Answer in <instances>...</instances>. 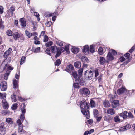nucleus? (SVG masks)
<instances>
[{
    "mask_svg": "<svg viewBox=\"0 0 135 135\" xmlns=\"http://www.w3.org/2000/svg\"><path fill=\"white\" fill-rule=\"evenodd\" d=\"M80 107L81 112L84 115L85 114L86 118L88 119L89 118V112L88 110L89 107L86 100H83L81 101Z\"/></svg>",
    "mask_w": 135,
    "mask_h": 135,
    "instance_id": "nucleus-1",
    "label": "nucleus"
},
{
    "mask_svg": "<svg viewBox=\"0 0 135 135\" xmlns=\"http://www.w3.org/2000/svg\"><path fill=\"white\" fill-rule=\"evenodd\" d=\"M94 74V72L91 70H87L85 71L84 74V76L86 77V78L89 80H90L93 78Z\"/></svg>",
    "mask_w": 135,
    "mask_h": 135,
    "instance_id": "nucleus-2",
    "label": "nucleus"
},
{
    "mask_svg": "<svg viewBox=\"0 0 135 135\" xmlns=\"http://www.w3.org/2000/svg\"><path fill=\"white\" fill-rule=\"evenodd\" d=\"M51 52L53 53H56L55 57L57 58L60 55V53L59 50V48L56 46H51Z\"/></svg>",
    "mask_w": 135,
    "mask_h": 135,
    "instance_id": "nucleus-3",
    "label": "nucleus"
},
{
    "mask_svg": "<svg viewBox=\"0 0 135 135\" xmlns=\"http://www.w3.org/2000/svg\"><path fill=\"white\" fill-rule=\"evenodd\" d=\"M0 86L1 89L2 91H5L7 88L6 82L5 81L2 82L0 84Z\"/></svg>",
    "mask_w": 135,
    "mask_h": 135,
    "instance_id": "nucleus-4",
    "label": "nucleus"
},
{
    "mask_svg": "<svg viewBox=\"0 0 135 135\" xmlns=\"http://www.w3.org/2000/svg\"><path fill=\"white\" fill-rule=\"evenodd\" d=\"M5 128L4 123H1L0 124V133L1 135H4L5 133Z\"/></svg>",
    "mask_w": 135,
    "mask_h": 135,
    "instance_id": "nucleus-5",
    "label": "nucleus"
},
{
    "mask_svg": "<svg viewBox=\"0 0 135 135\" xmlns=\"http://www.w3.org/2000/svg\"><path fill=\"white\" fill-rule=\"evenodd\" d=\"M81 92L83 94L87 96L88 95L90 94V91L88 89L85 88H83L81 89Z\"/></svg>",
    "mask_w": 135,
    "mask_h": 135,
    "instance_id": "nucleus-6",
    "label": "nucleus"
},
{
    "mask_svg": "<svg viewBox=\"0 0 135 135\" xmlns=\"http://www.w3.org/2000/svg\"><path fill=\"white\" fill-rule=\"evenodd\" d=\"M72 75L73 77L74 78L75 81L77 82L79 80V76L78 75L77 72L76 71H74L72 72Z\"/></svg>",
    "mask_w": 135,
    "mask_h": 135,
    "instance_id": "nucleus-7",
    "label": "nucleus"
},
{
    "mask_svg": "<svg viewBox=\"0 0 135 135\" xmlns=\"http://www.w3.org/2000/svg\"><path fill=\"white\" fill-rule=\"evenodd\" d=\"M2 106L4 109H8L9 107V104L5 99H3L2 101Z\"/></svg>",
    "mask_w": 135,
    "mask_h": 135,
    "instance_id": "nucleus-8",
    "label": "nucleus"
},
{
    "mask_svg": "<svg viewBox=\"0 0 135 135\" xmlns=\"http://www.w3.org/2000/svg\"><path fill=\"white\" fill-rule=\"evenodd\" d=\"M83 52L85 55L89 54V48L88 45H86L83 47L82 50Z\"/></svg>",
    "mask_w": 135,
    "mask_h": 135,
    "instance_id": "nucleus-9",
    "label": "nucleus"
},
{
    "mask_svg": "<svg viewBox=\"0 0 135 135\" xmlns=\"http://www.w3.org/2000/svg\"><path fill=\"white\" fill-rule=\"evenodd\" d=\"M112 106L113 107L115 108L118 106L119 105V101L118 100H116L113 101L112 100Z\"/></svg>",
    "mask_w": 135,
    "mask_h": 135,
    "instance_id": "nucleus-10",
    "label": "nucleus"
},
{
    "mask_svg": "<svg viewBox=\"0 0 135 135\" xmlns=\"http://www.w3.org/2000/svg\"><path fill=\"white\" fill-rule=\"evenodd\" d=\"M126 90L125 88L122 87L117 90V93L118 94L120 95L124 93Z\"/></svg>",
    "mask_w": 135,
    "mask_h": 135,
    "instance_id": "nucleus-11",
    "label": "nucleus"
},
{
    "mask_svg": "<svg viewBox=\"0 0 135 135\" xmlns=\"http://www.w3.org/2000/svg\"><path fill=\"white\" fill-rule=\"evenodd\" d=\"M114 58V56L112 53L110 52H108L107 56V60L109 61H111L113 60Z\"/></svg>",
    "mask_w": 135,
    "mask_h": 135,
    "instance_id": "nucleus-12",
    "label": "nucleus"
},
{
    "mask_svg": "<svg viewBox=\"0 0 135 135\" xmlns=\"http://www.w3.org/2000/svg\"><path fill=\"white\" fill-rule=\"evenodd\" d=\"M18 80L13 79V88L16 89L18 86Z\"/></svg>",
    "mask_w": 135,
    "mask_h": 135,
    "instance_id": "nucleus-13",
    "label": "nucleus"
},
{
    "mask_svg": "<svg viewBox=\"0 0 135 135\" xmlns=\"http://www.w3.org/2000/svg\"><path fill=\"white\" fill-rule=\"evenodd\" d=\"M20 22L21 23V25L22 27H24L26 26V22L25 20L23 18L20 19Z\"/></svg>",
    "mask_w": 135,
    "mask_h": 135,
    "instance_id": "nucleus-14",
    "label": "nucleus"
},
{
    "mask_svg": "<svg viewBox=\"0 0 135 135\" xmlns=\"http://www.w3.org/2000/svg\"><path fill=\"white\" fill-rule=\"evenodd\" d=\"M99 63L100 65H103L106 62V60L103 57H100Z\"/></svg>",
    "mask_w": 135,
    "mask_h": 135,
    "instance_id": "nucleus-15",
    "label": "nucleus"
},
{
    "mask_svg": "<svg viewBox=\"0 0 135 135\" xmlns=\"http://www.w3.org/2000/svg\"><path fill=\"white\" fill-rule=\"evenodd\" d=\"M18 132L20 134L25 133L26 132L23 130V126H20L18 127Z\"/></svg>",
    "mask_w": 135,
    "mask_h": 135,
    "instance_id": "nucleus-16",
    "label": "nucleus"
},
{
    "mask_svg": "<svg viewBox=\"0 0 135 135\" xmlns=\"http://www.w3.org/2000/svg\"><path fill=\"white\" fill-rule=\"evenodd\" d=\"M12 50V49L11 48H9L8 50L6 51L4 53V57H6L8 56Z\"/></svg>",
    "mask_w": 135,
    "mask_h": 135,
    "instance_id": "nucleus-17",
    "label": "nucleus"
},
{
    "mask_svg": "<svg viewBox=\"0 0 135 135\" xmlns=\"http://www.w3.org/2000/svg\"><path fill=\"white\" fill-rule=\"evenodd\" d=\"M127 111H125L119 114V116L122 117L123 119H125L127 117Z\"/></svg>",
    "mask_w": 135,
    "mask_h": 135,
    "instance_id": "nucleus-18",
    "label": "nucleus"
},
{
    "mask_svg": "<svg viewBox=\"0 0 135 135\" xmlns=\"http://www.w3.org/2000/svg\"><path fill=\"white\" fill-rule=\"evenodd\" d=\"M107 113L110 115H113L115 113V112L114 110L112 108L109 109L107 111Z\"/></svg>",
    "mask_w": 135,
    "mask_h": 135,
    "instance_id": "nucleus-19",
    "label": "nucleus"
},
{
    "mask_svg": "<svg viewBox=\"0 0 135 135\" xmlns=\"http://www.w3.org/2000/svg\"><path fill=\"white\" fill-rule=\"evenodd\" d=\"M80 57L82 62H88V59L85 56H80Z\"/></svg>",
    "mask_w": 135,
    "mask_h": 135,
    "instance_id": "nucleus-20",
    "label": "nucleus"
},
{
    "mask_svg": "<svg viewBox=\"0 0 135 135\" xmlns=\"http://www.w3.org/2000/svg\"><path fill=\"white\" fill-rule=\"evenodd\" d=\"M74 66L75 68H78L81 67V63L80 61H77L74 63Z\"/></svg>",
    "mask_w": 135,
    "mask_h": 135,
    "instance_id": "nucleus-21",
    "label": "nucleus"
},
{
    "mask_svg": "<svg viewBox=\"0 0 135 135\" xmlns=\"http://www.w3.org/2000/svg\"><path fill=\"white\" fill-rule=\"evenodd\" d=\"M79 49L78 48H72L71 49V50L73 53L74 54L78 53L79 51Z\"/></svg>",
    "mask_w": 135,
    "mask_h": 135,
    "instance_id": "nucleus-22",
    "label": "nucleus"
},
{
    "mask_svg": "<svg viewBox=\"0 0 135 135\" xmlns=\"http://www.w3.org/2000/svg\"><path fill=\"white\" fill-rule=\"evenodd\" d=\"M13 36L15 39H17L20 37V35L17 32H15L13 34Z\"/></svg>",
    "mask_w": 135,
    "mask_h": 135,
    "instance_id": "nucleus-23",
    "label": "nucleus"
},
{
    "mask_svg": "<svg viewBox=\"0 0 135 135\" xmlns=\"http://www.w3.org/2000/svg\"><path fill=\"white\" fill-rule=\"evenodd\" d=\"M103 104L104 107L105 108L107 107L110 106V104L109 102L106 100L104 101Z\"/></svg>",
    "mask_w": 135,
    "mask_h": 135,
    "instance_id": "nucleus-24",
    "label": "nucleus"
},
{
    "mask_svg": "<svg viewBox=\"0 0 135 135\" xmlns=\"http://www.w3.org/2000/svg\"><path fill=\"white\" fill-rule=\"evenodd\" d=\"M16 97V95L14 94L11 95V100L12 102H16L17 100Z\"/></svg>",
    "mask_w": 135,
    "mask_h": 135,
    "instance_id": "nucleus-25",
    "label": "nucleus"
},
{
    "mask_svg": "<svg viewBox=\"0 0 135 135\" xmlns=\"http://www.w3.org/2000/svg\"><path fill=\"white\" fill-rule=\"evenodd\" d=\"M6 94L5 93H0V97L1 98H2L3 99H5L6 98Z\"/></svg>",
    "mask_w": 135,
    "mask_h": 135,
    "instance_id": "nucleus-26",
    "label": "nucleus"
},
{
    "mask_svg": "<svg viewBox=\"0 0 135 135\" xmlns=\"http://www.w3.org/2000/svg\"><path fill=\"white\" fill-rule=\"evenodd\" d=\"M6 122L9 124H12L13 121L12 119L11 118H7L6 119Z\"/></svg>",
    "mask_w": 135,
    "mask_h": 135,
    "instance_id": "nucleus-27",
    "label": "nucleus"
},
{
    "mask_svg": "<svg viewBox=\"0 0 135 135\" xmlns=\"http://www.w3.org/2000/svg\"><path fill=\"white\" fill-rule=\"evenodd\" d=\"M104 120L106 121L110 120L112 118L110 115L105 116L104 117Z\"/></svg>",
    "mask_w": 135,
    "mask_h": 135,
    "instance_id": "nucleus-28",
    "label": "nucleus"
},
{
    "mask_svg": "<svg viewBox=\"0 0 135 135\" xmlns=\"http://www.w3.org/2000/svg\"><path fill=\"white\" fill-rule=\"evenodd\" d=\"M90 106L91 107H95V101L92 99H90Z\"/></svg>",
    "mask_w": 135,
    "mask_h": 135,
    "instance_id": "nucleus-29",
    "label": "nucleus"
},
{
    "mask_svg": "<svg viewBox=\"0 0 135 135\" xmlns=\"http://www.w3.org/2000/svg\"><path fill=\"white\" fill-rule=\"evenodd\" d=\"M89 51L91 53H94V52L95 49L94 46L93 45H90V46Z\"/></svg>",
    "mask_w": 135,
    "mask_h": 135,
    "instance_id": "nucleus-30",
    "label": "nucleus"
},
{
    "mask_svg": "<svg viewBox=\"0 0 135 135\" xmlns=\"http://www.w3.org/2000/svg\"><path fill=\"white\" fill-rule=\"evenodd\" d=\"M10 71H7L6 73L4 74V78L5 79L7 80L8 79V76L10 74Z\"/></svg>",
    "mask_w": 135,
    "mask_h": 135,
    "instance_id": "nucleus-31",
    "label": "nucleus"
},
{
    "mask_svg": "<svg viewBox=\"0 0 135 135\" xmlns=\"http://www.w3.org/2000/svg\"><path fill=\"white\" fill-rule=\"evenodd\" d=\"M26 60V57L25 56H22L20 60V64L22 65L25 62Z\"/></svg>",
    "mask_w": 135,
    "mask_h": 135,
    "instance_id": "nucleus-32",
    "label": "nucleus"
},
{
    "mask_svg": "<svg viewBox=\"0 0 135 135\" xmlns=\"http://www.w3.org/2000/svg\"><path fill=\"white\" fill-rule=\"evenodd\" d=\"M18 104L17 103H15L13 104L11 107L12 109L14 110L16 109L17 108Z\"/></svg>",
    "mask_w": 135,
    "mask_h": 135,
    "instance_id": "nucleus-33",
    "label": "nucleus"
},
{
    "mask_svg": "<svg viewBox=\"0 0 135 135\" xmlns=\"http://www.w3.org/2000/svg\"><path fill=\"white\" fill-rule=\"evenodd\" d=\"M94 115V117H97L98 116V112L97 109H94L93 111Z\"/></svg>",
    "mask_w": 135,
    "mask_h": 135,
    "instance_id": "nucleus-34",
    "label": "nucleus"
},
{
    "mask_svg": "<svg viewBox=\"0 0 135 135\" xmlns=\"http://www.w3.org/2000/svg\"><path fill=\"white\" fill-rule=\"evenodd\" d=\"M5 69L7 68L8 70L11 71L13 69V68H11L10 66H9V65L7 64H5V66L4 67Z\"/></svg>",
    "mask_w": 135,
    "mask_h": 135,
    "instance_id": "nucleus-35",
    "label": "nucleus"
},
{
    "mask_svg": "<svg viewBox=\"0 0 135 135\" xmlns=\"http://www.w3.org/2000/svg\"><path fill=\"white\" fill-rule=\"evenodd\" d=\"M61 61L60 59H58L56 60L55 62V66H58L61 64Z\"/></svg>",
    "mask_w": 135,
    "mask_h": 135,
    "instance_id": "nucleus-36",
    "label": "nucleus"
},
{
    "mask_svg": "<svg viewBox=\"0 0 135 135\" xmlns=\"http://www.w3.org/2000/svg\"><path fill=\"white\" fill-rule=\"evenodd\" d=\"M83 71V68H81L78 71L79 76V77H80L82 76V73Z\"/></svg>",
    "mask_w": 135,
    "mask_h": 135,
    "instance_id": "nucleus-37",
    "label": "nucleus"
},
{
    "mask_svg": "<svg viewBox=\"0 0 135 135\" xmlns=\"http://www.w3.org/2000/svg\"><path fill=\"white\" fill-rule=\"evenodd\" d=\"M4 64L3 62L2 63L1 65L0 66V72H2L5 69L4 67H3V66H4Z\"/></svg>",
    "mask_w": 135,
    "mask_h": 135,
    "instance_id": "nucleus-38",
    "label": "nucleus"
},
{
    "mask_svg": "<svg viewBox=\"0 0 135 135\" xmlns=\"http://www.w3.org/2000/svg\"><path fill=\"white\" fill-rule=\"evenodd\" d=\"M34 16H35L37 19V21H39L40 20V18H39V14L38 13L36 12H34Z\"/></svg>",
    "mask_w": 135,
    "mask_h": 135,
    "instance_id": "nucleus-39",
    "label": "nucleus"
},
{
    "mask_svg": "<svg viewBox=\"0 0 135 135\" xmlns=\"http://www.w3.org/2000/svg\"><path fill=\"white\" fill-rule=\"evenodd\" d=\"M9 10V11H10L11 12H12L11 13V15H13V12L15 10V7H14L12 6L10 8Z\"/></svg>",
    "mask_w": 135,
    "mask_h": 135,
    "instance_id": "nucleus-40",
    "label": "nucleus"
},
{
    "mask_svg": "<svg viewBox=\"0 0 135 135\" xmlns=\"http://www.w3.org/2000/svg\"><path fill=\"white\" fill-rule=\"evenodd\" d=\"M26 35L29 38L32 36L33 34L32 33H30L28 31L26 30L25 31Z\"/></svg>",
    "mask_w": 135,
    "mask_h": 135,
    "instance_id": "nucleus-41",
    "label": "nucleus"
},
{
    "mask_svg": "<svg viewBox=\"0 0 135 135\" xmlns=\"http://www.w3.org/2000/svg\"><path fill=\"white\" fill-rule=\"evenodd\" d=\"M52 44V42L51 41H49L48 42L45 44V46L47 47H49L51 46Z\"/></svg>",
    "mask_w": 135,
    "mask_h": 135,
    "instance_id": "nucleus-42",
    "label": "nucleus"
},
{
    "mask_svg": "<svg viewBox=\"0 0 135 135\" xmlns=\"http://www.w3.org/2000/svg\"><path fill=\"white\" fill-rule=\"evenodd\" d=\"M98 52L99 54L101 55L103 54V48L101 47H99L98 50Z\"/></svg>",
    "mask_w": 135,
    "mask_h": 135,
    "instance_id": "nucleus-43",
    "label": "nucleus"
},
{
    "mask_svg": "<svg viewBox=\"0 0 135 135\" xmlns=\"http://www.w3.org/2000/svg\"><path fill=\"white\" fill-rule=\"evenodd\" d=\"M6 33L7 35L9 36H11L12 35V33L11 31L10 30H9L7 31Z\"/></svg>",
    "mask_w": 135,
    "mask_h": 135,
    "instance_id": "nucleus-44",
    "label": "nucleus"
},
{
    "mask_svg": "<svg viewBox=\"0 0 135 135\" xmlns=\"http://www.w3.org/2000/svg\"><path fill=\"white\" fill-rule=\"evenodd\" d=\"M22 122L20 120V119H18L17 120L16 122L17 124L19 126H22Z\"/></svg>",
    "mask_w": 135,
    "mask_h": 135,
    "instance_id": "nucleus-45",
    "label": "nucleus"
},
{
    "mask_svg": "<svg viewBox=\"0 0 135 135\" xmlns=\"http://www.w3.org/2000/svg\"><path fill=\"white\" fill-rule=\"evenodd\" d=\"M51 50V48H48L46 49L45 52L49 55H50L51 54L50 53V52Z\"/></svg>",
    "mask_w": 135,
    "mask_h": 135,
    "instance_id": "nucleus-46",
    "label": "nucleus"
},
{
    "mask_svg": "<svg viewBox=\"0 0 135 135\" xmlns=\"http://www.w3.org/2000/svg\"><path fill=\"white\" fill-rule=\"evenodd\" d=\"M73 87L75 88H79V86L78 83H75L73 85Z\"/></svg>",
    "mask_w": 135,
    "mask_h": 135,
    "instance_id": "nucleus-47",
    "label": "nucleus"
},
{
    "mask_svg": "<svg viewBox=\"0 0 135 135\" xmlns=\"http://www.w3.org/2000/svg\"><path fill=\"white\" fill-rule=\"evenodd\" d=\"M135 49V44L134 46L129 50V52L130 53H132Z\"/></svg>",
    "mask_w": 135,
    "mask_h": 135,
    "instance_id": "nucleus-48",
    "label": "nucleus"
},
{
    "mask_svg": "<svg viewBox=\"0 0 135 135\" xmlns=\"http://www.w3.org/2000/svg\"><path fill=\"white\" fill-rule=\"evenodd\" d=\"M127 117L129 118H134V117L132 114L131 112H129L128 114Z\"/></svg>",
    "mask_w": 135,
    "mask_h": 135,
    "instance_id": "nucleus-49",
    "label": "nucleus"
},
{
    "mask_svg": "<svg viewBox=\"0 0 135 135\" xmlns=\"http://www.w3.org/2000/svg\"><path fill=\"white\" fill-rule=\"evenodd\" d=\"M48 40V37L46 35H45L44 37L43 41L44 42H46Z\"/></svg>",
    "mask_w": 135,
    "mask_h": 135,
    "instance_id": "nucleus-50",
    "label": "nucleus"
},
{
    "mask_svg": "<svg viewBox=\"0 0 135 135\" xmlns=\"http://www.w3.org/2000/svg\"><path fill=\"white\" fill-rule=\"evenodd\" d=\"M117 96V94L115 93L114 95H110V97L111 100H113L115 98H116Z\"/></svg>",
    "mask_w": 135,
    "mask_h": 135,
    "instance_id": "nucleus-51",
    "label": "nucleus"
},
{
    "mask_svg": "<svg viewBox=\"0 0 135 135\" xmlns=\"http://www.w3.org/2000/svg\"><path fill=\"white\" fill-rule=\"evenodd\" d=\"M20 119L22 122L23 121V120L25 119V118L24 114H21Z\"/></svg>",
    "mask_w": 135,
    "mask_h": 135,
    "instance_id": "nucleus-52",
    "label": "nucleus"
},
{
    "mask_svg": "<svg viewBox=\"0 0 135 135\" xmlns=\"http://www.w3.org/2000/svg\"><path fill=\"white\" fill-rule=\"evenodd\" d=\"M94 73H95V77L96 78L99 75V72L98 70H95L94 71Z\"/></svg>",
    "mask_w": 135,
    "mask_h": 135,
    "instance_id": "nucleus-53",
    "label": "nucleus"
},
{
    "mask_svg": "<svg viewBox=\"0 0 135 135\" xmlns=\"http://www.w3.org/2000/svg\"><path fill=\"white\" fill-rule=\"evenodd\" d=\"M69 69L70 70L72 71L74 70V68L73 65L71 64H70L68 66Z\"/></svg>",
    "mask_w": 135,
    "mask_h": 135,
    "instance_id": "nucleus-54",
    "label": "nucleus"
},
{
    "mask_svg": "<svg viewBox=\"0 0 135 135\" xmlns=\"http://www.w3.org/2000/svg\"><path fill=\"white\" fill-rule=\"evenodd\" d=\"M130 55V54L128 53H126V54H125L124 56L126 57V58L127 59H129V57Z\"/></svg>",
    "mask_w": 135,
    "mask_h": 135,
    "instance_id": "nucleus-55",
    "label": "nucleus"
},
{
    "mask_svg": "<svg viewBox=\"0 0 135 135\" xmlns=\"http://www.w3.org/2000/svg\"><path fill=\"white\" fill-rule=\"evenodd\" d=\"M78 82H79V83L81 85H84L85 83L83 79H81L80 80L79 79V81Z\"/></svg>",
    "mask_w": 135,
    "mask_h": 135,
    "instance_id": "nucleus-56",
    "label": "nucleus"
},
{
    "mask_svg": "<svg viewBox=\"0 0 135 135\" xmlns=\"http://www.w3.org/2000/svg\"><path fill=\"white\" fill-rule=\"evenodd\" d=\"M131 60V59H128V60H126V61L124 62L123 65H127L128 63Z\"/></svg>",
    "mask_w": 135,
    "mask_h": 135,
    "instance_id": "nucleus-57",
    "label": "nucleus"
},
{
    "mask_svg": "<svg viewBox=\"0 0 135 135\" xmlns=\"http://www.w3.org/2000/svg\"><path fill=\"white\" fill-rule=\"evenodd\" d=\"M114 119L115 122H117L120 121V119L119 118V116H117L114 117Z\"/></svg>",
    "mask_w": 135,
    "mask_h": 135,
    "instance_id": "nucleus-58",
    "label": "nucleus"
},
{
    "mask_svg": "<svg viewBox=\"0 0 135 135\" xmlns=\"http://www.w3.org/2000/svg\"><path fill=\"white\" fill-rule=\"evenodd\" d=\"M59 50L61 54V52H63L65 51V49L64 47H61L60 48H59Z\"/></svg>",
    "mask_w": 135,
    "mask_h": 135,
    "instance_id": "nucleus-59",
    "label": "nucleus"
},
{
    "mask_svg": "<svg viewBox=\"0 0 135 135\" xmlns=\"http://www.w3.org/2000/svg\"><path fill=\"white\" fill-rule=\"evenodd\" d=\"M65 49V51H66L67 52H68L69 51V46L68 45H66L65 46L64 48Z\"/></svg>",
    "mask_w": 135,
    "mask_h": 135,
    "instance_id": "nucleus-60",
    "label": "nucleus"
},
{
    "mask_svg": "<svg viewBox=\"0 0 135 135\" xmlns=\"http://www.w3.org/2000/svg\"><path fill=\"white\" fill-rule=\"evenodd\" d=\"M40 48L39 47L36 48L34 50V52H39L40 51Z\"/></svg>",
    "mask_w": 135,
    "mask_h": 135,
    "instance_id": "nucleus-61",
    "label": "nucleus"
},
{
    "mask_svg": "<svg viewBox=\"0 0 135 135\" xmlns=\"http://www.w3.org/2000/svg\"><path fill=\"white\" fill-rule=\"evenodd\" d=\"M3 8L2 6H0V13L1 14H2L3 12Z\"/></svg>",
    "mask_w": 135,
    "mask_h": 135,
    "instance_id": "nucleus-62",
    "label": "nucleus"
},
{
    "mask_svg": "<svg viewBox=\"0 0 135 135\" xmlns=\"http://www.w3.org/2000/svg\"><path fill=\"white\" fill-rule=\"evenodd\" d=\"M57 44L60 46H63L62 42L61 41H59L57 42Z\"/></svg>",
    "mask_w": 135,
    "mask_h": 135,
    "instance_id": "nucleus-63",
    "label": "nucleus"
},
{
    "mask_svg": "<svg viewBox=\"0 0 135 135\" xmlns=\"http://www.w3.org/2000/svg\"><path fill=\"white\" fill-rule=\"evenodd\" d=\"M112 52H111L112 54H113V55H116L117 54V53L114 50L112 49Z\"/></svg>",
    "mask_w": 135,
    "mask_h": 135,
    "instance_id": "nucleus-64",
    "label": "nucleus"
}]
</instances>
